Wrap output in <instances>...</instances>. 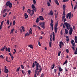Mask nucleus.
Returning a JSON list of instances; mask_svg holds the SVG:
<instances>
[{
	"instance_id": "e2e57ef3",
	"label": "nucleus",
	"mask_w": 77,
	"mask_h": 77,
	"mask_svg": "<svg viewBox=\"0 0 77 77\" xmlns=\"http://www.w3.org/2000/svg\"><path fill=\"white\" fill-rule=\"evenodd\" d=\"M41 44H40V42H38V45H39L40 46H41Z\"/></svg>"
},
{
	"instance_id": "0e129e2a",
	"label": "nucleus",
	"mask_w": 77,
	"mask_h": 77,
	"mask_svg": "<svg viewBox=\"0 0 77 77\" xmlns=\"http://www.w3.org/2000/svg\"><path fill=\"white\" fill-rule=\"evenodd\" d=\"M22 73H23V74H24L25 73V72H24V70H22Z\"/></svg>"
},
{
	"instance_id": "f704fd0d",
	"label": "nucleus",
	"mask_w": 77,
	"mask_h": 77,
	"mask_svg": "<svg viewBox=\"0 0 77 77\" xmlns=\"http://www.w3.org/2000/svg\"><path fill=\"white\" fill-rule=\"evenodd\" d=\"M6 11H7V9H4V10H3V13H5Z\"/></svg>"
},
{
	"instance_id": "c85d7f7f",
	"label": "nucleus",
	"mask_w": 77,
	"mask_h": 77,
	"mask_svg": "<svg viewBox=\"0 0 77 77\" xmlns=\"http://www.w3.org/2000/svg\"><path fill=\"white\" fill-rule=\"evenodd\" d=\"M59 69L60 72L62 71L63 70V69H62L61 67H59Z\"/></svg>"
},
{
	"instance_id": "4468645a",
	"label": "nucleus",
	"mask_w": 77,
	"mask_h": 77,
	"mask_svg": "<svg viewBox=\"0 0 77 77\" xmlns=\"http://www.w3.org/2000/svg\"><path fill=\"white\" fill-rule=\"evenodd\" d=\"M53 14V13L52 10H51L50 13L48 14V15L50 16H52Z\"/></svg>"
},
{
	"instance_id": "0eeeda50",
	"label": "nucleus",
	"mask_w": 77,
	"mask_h": 77,
	"mask_svg": "<svg viewBox=\"0 0 77 77\" xmlns=\"http://www.w3.org/2000/svg\"><path fill=\"white\" fill-rule=\"evenodd\" d=\"M64 45V43L63 42H60V44L59 45V46L60 47V48L61 49L62 48V46L63 45Z\"/></svg>"
},
{
	"instance_id": "412c9836",
	"label": "nucleus",
	"mask_w": 77,
	"mask_h": 77,
	"mask_svg": "<svg viewBox=\"0 0 77 77\" xmlns=\"http://www.w3.org/2000/svg\"><path fill=\"white\" fill-rule=\"evenodd\" d=\"M39 18L38 17L37 18V19H36V22L37 23H39Z\"/></svg>"
},
{
	"instance_id": "4c0bfd02",
	"label": "nucleus",
	"mask_w": 77,
	"mask_h": 77,
	"mask_svg": "<svg viewBox=\"0 0 77 77\" xmlns=\"http://www.w3.org/2000/svg\"><path fill=\"white\" fill-rule=\"evenodd\" d=\"M31 71L30 70H29L28 71V74L30 75L31 73Z\"/></svg>"
},
{
	"instance_id": "a18cd8bd",
	"label": "nucleus",
	"mask_w": 77,
	"mask_h": 77,
	"mask_svg": "<svg viewBox=\"0 0 77 77\" xmlns=\"http://www.w3.org/2000/svg\"><path fill=\"white\" fill-rule=\"evenodd\" d=\"M76 8H77V5H75V6L74 7V10H75Z\"/></svg>"
},
{
	"instance_id": "7ed1b4c3",
	"label": "nucleus",
	"mask_w": 77,
	"mask_h": 77,
	"mask_svg": "<svg viewBox=\"0 0 77 77\" xmlns=\"http://www.w3.org/2000/svg\"><path fill=\"white\" fill-rule=\"evenodd\" d=\"M5 48V50L6 51H8L9 52H10L11 49L10 48H9L8 49L7 48H6V46H5L4 48H2L1 49V51H4V49Z\"/></svg>"
},
{
	"instance_id": "4d7b16f0",
	"label": "nucleus",
	"mask_w": 77,
	"mask_h": 77,
	"mask_svg": "<svg viewBox=\"0 0 77 77\" xmlns=\"http://www.w3.org/2000/svg\"><path fill=\"white\" fill-rule=\"evenodd\" d=\"M0 57H1V58H2L3 59L4 58V57L2 55H1V56H0Z\"/></svg>"
},
{
	"instance_id": "49530a36",
	"label": "nucleus",
	"mask_w": 77,
	"mask_h": 77,
	"mask_svg": "<svg viewBox=\"0 0 77 77\" xmlns=\"http://www.w3.org/2000/svg\"><path fill=\"white\" fill-rule=\"evenodd\" d=\"M69 0H63V2H67L69 1Z\"/></svg>"
},
{
	"instance_id": "a878e982",
	"label": "nucleus",
	"mask_w": 77,
	"mask_h": 77,
	"mask_svg": "<svg viewBox=\"0 0 77 77\" xmlns=\"http://www.w3.org/2000/svg\"><path fill=\"white\" fill-rule=\"evenodd\" d=\"M68 33V31L66 29H65V34H67V33Z\"/></svg>"
},
{
	"instance_id": "6e6552de",
	"label": "nucleus",
	"mask_w": 77,
	"mask_h": 77,
	"mask_svg": "<svg viewBox=\"0 0 77 77\" xmlns=\"http://www.w3.org/2000/svg\"><path fill=\"white\" fill-rule=\"evenodd\" d=\"M29 14L30 15V16L31 17H32L34 14V11L33 10H32L31 12H30Z\"/></svg>"
},
{
	"instance_id": "de8ad7c7",
	"label": "nucleus",
	"mask_w": 77,
	"mask_h": 77,
	"mask_svg": "<svg viewBox=\"0 0 77 77\" xmlns=\"http://www.w3.org/2000/svg\"><path fill=\"white\" fill-rule=\"evenodd\" d=\"M20 69V67H19L17 68V71H19V70Z\"/></svg>"
},
{
	"instance_id": "e433bc0d",
	"label": "nucleus",
	"mask_w": 77,
	"mask_h": 77,
	"mask_svg": "<svg viewBox=\"0 0 77 77\" xmlns=\"http://www.w3.org/2000/svg\"><path fill=\"white\" fill-rule=\"evenodd\" d=\"M50 26L51 27H53L54 26V24L52 23H50Z\"/></svg>"
},
{
	"instance_id": "a19ab883",
	"label": "nucleus",
	"mask_w": 77,
	"mask_h": 77,
	"mask_svg": "<svg viewBox=\"0 0 77 77\" xmlns=\"http://www.w3.org/2000/svg\"><path fill=\"white\" fill-rule=\"evenodd\" d=\"M31 12V11H30V9H28V11H27V12L29 13V14Z\"/></svg>"
},
{
	"instance_id": "bb28decb",
	"label": "nucleus",
	"mask_w": 77,
	"mask_h": 77,
	"mask_svg": "<svg viewBox=\"0 0 77 77\" xmlns=\"http://www.w3.org/2000/svg\"><path fill=\"white\" fill-rule=\"evenodd\" d=\"M32 28H30L29 30V33H30V34H32Z\"/></svg>"
},
{
	"instance_id": "f3484780",
	"label": "nucleus",
	"mask_w": 77,
	"mask_h": 77,
	"mask_svg": "<svg viewBox=\"0 0 77 77\" xmlns=\"http://www.w3.org/2000/svg\"><path fill=\"white\" fill-rule=\"evenodd\" d=\"M24 17H25V19H26L28 17V15H27L26 13L24 14Z\"/></svg>"
},
{
	"instance_id": "f8f14e48",
	"label": "nucleus",
	"mask_w": 77,
	"mask_h": 77,
	"mask_svg": "<svg viewBox=\"0 0 77 77\" xmlns=\"http://www.w3.org/2000/svg\"><path fill=\"white\" fill-rule=\"evenodd\" d=\"M39 18L40 20L43 21L44 20V18L42 16H39Z\"/></svg>"
},
{
	"instance_id": "6ab92c4d",
	"label": "nucleus",
	"mask_w": 77,
	"mask_h": 77,
	"mask_svg": "<svg viewBox=\"0 0 77 77\" xmlns=\"http://www.w3.org/2000/svg\"><path fill=\"white\" fill-rule=\"evenodd\" d=\"M51 66L52 67L51 68V69H53L55 66L54 64L53 63L52 64V66Z\"/></svg>"
},
{
	"instance_id": "4be33fe9",
	"label": "nucleus",
	"mask_w": 77,
	"mask_h": 77,
	"mask_svg": "<svg viewBox=\"0 0 77 77\" xmlns=\"http://www.w3.org/2000/svg\"><path fill=\"white\" fill-rule=\"evenodd\" d=\"M63 9L64 10H66V5H63Z\"/></svg>"
},
{
	"instance_id": "393cba45",
	"label": "nucleus",
	"mask_w": 77,
	"mask_h": 77,
	"mask_svg": "<svg viewBox=\"0 0 77 77\" xmlns=\"http://www.w3.org/2000/svg\"><path fill=\"white\" fill-rule=\"evenodd\" d=\"M45 24L42 25L41 27L43 28V29H45Z\"/></svg>"
},
{
	"instance_id": "603ef678",
	"label": "nucleus",
	"mask_w": 77,
	"mask_h": 77,
	"mask_svg": "<svg viewBox=\"0 0 77 77\" xmlns=\"http://www.w3.org/2000/svg\"><path fill=\"white\" fill-rule=\"evenodd\" d=\"M44 74L43 73H42L41 75V77H44Z\"/></svg>"
},
{
	"instance_id": "79ce46f5",
	"label": "nucleus",
	"mask_w": 77,
	"mask_h": 77,
	"mask_svg": "<svg viewBox=\"0 0 77 77\" xmlns=\"http://www.w3.org/2000/svg\"><path fill=\"white\" fill-rule=\"evenodd\" d=\"M15 20H14L13 22V26L15 25Z\"/></svg>"
},
{
	"instance_id": "f03ea898",
	"label": "nucleus",
	"mask_w": 77,
	"mask_h": 77,
	"mask_svg": "<svg viewBox=\"0 0 77 77\" xmlns=\"http://www.w3.org/2000/svg\"><path fill=\"white\" fill-rule=\"evenodd\" d=\"M65 24L66 26V29L68 30L72 28V27H71V25H70L69 23H68L67 22H65Z\"/></svg>"
},
{
	"instance_id": "c03bdc74",
	"label": "nucleus",
	"mask_w": 77,
	"mask_h": 77,
	"mask_svg": "<svg viewBox=\"0 0 77 77\" xmlns=\"http://www.w3.org/2000/svg\"><path fill=\"white\" fill-rule=\"evenodd\" d=\"M67 63V60H66L65 62H64V63L63 64V65H65Z\"/></svg>"
},
{
	"instance_id": "bf43d9fd",
	"label": "nucleus",
	"mask_w": 77,
	"mask_h": 77,
	"mask_svg": "<svg viewBox=\"0 0 77 77\" xmlns=\"http://www.w3.org/2000/svg\"><path fill=\"white\" fill-rule=\"evenodd\" d=\"M58 26V23H57V22H56L55 24V26Z\"/></svg>"
},
{
	"instance_id": "052dcab7",
	"label": "nucleus",
	"mask_w": 77,
	"mask_h": 77,
	"mask_svg": "<svg viewBox=\"0 0 77 77\" xmlns=\"http://www.w3.org/2000/svg\"><path fill=\"white\" fill-rule=\"evenodd\" d=\"M37 27H38V29L39 30H41V29L40 27V26H38Z\"/></svg>"
},
{
	"instance_id": "774afa93",
	"label": "nucleus",
	"mask_w": 77,
	"mask_h": 77,
	"mask_svg": "<svg viewBox=\"0 0 77 77\" xmlns=\"http://www.w3.org/2000/svg\"><path fill=\"white\" fill-rule=\"evenodd\" d=\"M75 43H77V40H75Z\"/></svg>"
},
{
	"instance_id": "6e6d98bb",
	"label": "nucleus",
	"mask_w": 77,
	"mask_h": 77,
	"mask_svg": "<svg viewBox=\"0 0 77 77\" xmlns=\"http://www.w3.org/2000/svg\"><path fill=\"white\" fill-rule=\"evenodd\" d=\"M66 51L67 53H69V50L68 49H66Z\"/></svg>"
},
{
	"instance_id": "cd10ccee",
	"label": "nucleus",
	"mask_w": 77,
	"mask_h": 77,
	"mask_svg": "<svg viewBox=\"0 0 77 77\" xmlns=\"http://www.w3.org/2000/svg\"><path fill=\"white\" fill-rule=\"evenodd\" d=\"M21 28H22V29L23 30V32H25V27H24L23 26H21Z\"/></svg>"
},
{
	"instance_id": "1a4fd4ad",
	"label": "nucleus",
	"mask_w": 77,
	"mask_h": 77,
	"mask_svg": "<svg viewBox=\"0 0 77 77\" xmlns=\"http://www.w3.org/2000/svg\"><path fill=\"white\" fill-rule=\"evenodd\" d=\"M50 41L49 42V47H51V43H52V42H51L52 40V38H50Z\"/></svg>"
},
{
	"instance_id": "39448f33",
	"label": "nucleus",
	"mask_w": 77,
	"mask_h": 77,
	"mask_svg": "<svg viewBox=\"0 0 77 77\" xmlns=\"http://www.w3.org/2000/svg\"><path fill=\"white\" fill-rule=\"evenodd\" d=\"M71 13L70 12L67 14L66 15V18L67 19L69 17V19H70L71 17Z\"/></svg>"
},
{
	"instance_id": "20e7f679",
	"label": "nucleus",
	"mask_w": 77,
	"mask_h": 77,
	"mask_svg": "<svg viewBox=\"0 0 77 77\" xmlns=\"http://www.w3.org/2000/svg\"><path fill=\"white\" fill-rule=\"evenodd\" d=\"M6 6H9V8H11L12 7V4L10 1H8L6 2Z\"/></svg>"
},
{
	"instance_id": "dca6fc26",
	"label": "nucleus",
	"mask_w": 77,
	"mask_h": 77,
	"mask_svg": "<svg viewBox=\"0 0 77 77\" xmlns=\"http://www.w3.org/2000/svg\"><path fill=\"white\" fill-rule=\"evenodd\" d=\"M54 1L55 2V3L57 5H59V3L58 2V0H54Z\"/></svg>"
},
{
	"instance_id": "09e8293b",
	"label": "nucleus",
	"mask_w": 77,
	"mask_h": 77,
	"mask_svg": "<svg viewBox=\"0 0 77 77\" xmlns=\"http://www.w3.org/2000/svg\"><path fill=\"white\" fill-rule=\"evenodd\" d=\"M65 17V16L64 15L63 16V17H62V20H63V19H64Z\"/></svg>"
},
{
	"instance_id": "72a5a7b5",
	"label": "nucleus",
	"mask_w": 77,
	"mask_h": 77,
	"mask_svg": "<svg viewBox=\"0 0 77 77\" xmlns=\"http://www.w3.org/2000/svg\"><path fill=\"white\" fill-rule=\"evenodd\" d=\"M6 24H8V25H9L10 23L9 20H8L6 22Z\"/></svg>"
},
{
	"instance_id": "423d86ee",
	"label": "nucleus",
	"mask_w": 77,
	"mask_h": 77,
	"mask_svg": "<svg viewBox=\"0 0 77 77\" xmlns=\"http://www.w3.org/2000/svg\"><path fill=\"white\" fill-rule=\"evenodd\" d=\"M73 30L72 28L70 29V30L69 31V33L71 35L72 34Z\"/></svg>"
},
{
	"instance_id": "9b49d317",
	"label": "nucleus",
	"mask_w": 77,
	"mask_h": 77,
	"mask_svg": "<svg viewBox=\"0 0 77 77\" xmlns=\"http://www.w3.org/2000/svg\"><path fill=\"white\" fill-rule=\"evenodd\" d=\"M54 30H55V33H56L57 32V31L58 30L57 26H55L54 27Z\"/></svg>"
},
{
	"instance_id": "ddd939ff",
	"label": "nucleus",
	"mask_w": 77,
	"mask_h": 77,
	"mask_svg": "<svg viewBox=\"0 0 77 77\" xmlns=\"http://www.w3.org/2000/svg\"><path fill=\"white\" fill-rule=\"evenodd\" d=\"M66 41L67 42V43H69V36H67L66 37Z\"/></svg>"
},
{
	"instance_id": "a211bd4d",
	"label": "nucleus",
	"mask_w": 77,
	"mask_h": 77,
	"mask_svg": "<svg viewBox=\"0 0 77 77\" xmlns=\"http://www.w3.org/2000/svg\"><path fill=\"white\" fill-rule=\"evenodd\" d=\"M53 41L55 40V33L54 32H53Z\"/></svg>"
},
{
	"instance_id": "ea45409f",
	"label": "nucleus",
	"mask_w": 77,
	"mask_h": 77,
	"mask_svg": "<svg viewBox=\"0 0 77 77\" xmlns=\"http://www.w3.org/2000/svg\"><path fill=\"white\" fill-rule=\"evenodd\" d=\"M21 68L22 69H24V67L23 65H21Z\"/></svg>"
},
{
	"instance_id": "473e14b6",
	"label": "nucleus",
	"mask_w": 77,
	"mask_h": 77,
	"mask_svg": "<svg viewBox=\"0 0 77 77\" xmlns=\"http://www.w3.org/2000/svg\"><path fill=\"white\" fill-rule=\"evenodd\" d=\"M35 64L34 63H32V68H34L35 67Z\"/></svg>"
},
{
	"instance_id": "2eb2a0df",
	"label": "nucleus",
	"mask_w": 77,
	"mask_h": 77,
	"mask_svg": "<svg viewBox=\"0 0 77 77\" xmlns=\"http://www.w3.org/2000/svg\"><path fill=\"white\" fill-rule=\"evenodd\" d=\"M32 7L34 10L35 11V12H36V11L35 10V8L34 5H32Z\"/></svg>"
},
{
	"instance_id": "69168bd1",
	"label": "nucleus",
	"mask_w": 77,
	"mask_h": 77,
	"mask_svg": "<svg viewBox=\"0 0 77 77\" xmlns=\"http://www.w3.org/2000/svg\"><path fill=\"white\" fill-rule=\"evenodd\" d=\"M51 23H53V21L52 20V19H51Z\"/></svg>"
},
{
	"instance_id": "3c124183",
	"label": "nucleus",
	"mask_w": 77,
	"mask_h": 77,
	"mask_svg": "<svg viewBox=\"0 0 77 77\" xmlns=\"http://www.w3.org/2000/svg\"><path fill=\"white\" fill-rule=\"evenodd\" d=\"M8 57H6V61H7V62H9V61L8 60Z\"/></svg>"
},
{
	"instance_id": "5fc2aeb1",
	"label": "nucleus",
	"mask_w": 77,
	"mask_h": 77,
	"mask_svg": "<svg viewBox=\"0 0 77 77\" xmlns=\"http://www.w3.org/2000/svg\"><path fill=\"white\" fill-rule=\"evenodd\" d=\"M75 54H77V51H75L74 52Z\"/></svg>"
},
{
	"instance_id": "7c9ffc66",
	"label": "nucleus",
	"mask_w": 77,
	"mask_h": 77,
	"mask_svg": "<svg viewBox=\"0 0 77 77\" xmlns=\"http://www.w3.org/2000/svg\"><path fill=\"white\" fill-rule=\"evenodd\" d=\"M29 47L31 48H33V46L32 45H29L28 46Z\"/></svg>"
},
{
	"instance_id": "864d4df0",
	"label": "nucleus",
	"mask_w": 77,
	"mask_h": 77,
	"mask_svg": "<svg viewBox=\"0 0 77 77\" xmlns=\"http://www.w3.org/2000/svg\"><path fill=\"white\" fill-rule=\"evenodd\" d=\"M11 58H12V60H13L14 58V57H13V56H11Z\"/></svg>"
},
{
	"instance_id": "2f4dec72",
	"label": "nucleus",
	"mask_w": 77,
	"mask_h": 77,
	"mask_svg": "<svg viewBox=\"0 0 77 77\" xmlns=\"http://www.w3.org/2000/svg\"><path fill=\"white\" fill-rule=\"evenodd\" d=\"M47 4H48V7L50 6H51V4L49 2H48V3H47Z\"/></svg>"
},
{
	"instance_id": "37998d69",
	"label": "nucleus",
	"mask_w": 77,
	"mask_h": 77,
	"mask_svg": "<svg viewBox=\"0 0 77 77\" xmlns=\"http://www.w3.org/2000/svg\"><path fill=\"white\" fill-rule=\"evenodd\" d=\"M65 23H64L63 24V28H65V27H66V25Z\"/></svg>"
},
{
	"instance_id": "f257e3e1",
	"label": "nucleus",
	"mask_w": 77,
	"mask_h": 77,
	"mask_svg": "<svg viewBox=\"0 0 77 77\" xmlns=\"http://www.w3.org/2000/svg\"><path fill=\"white\" fill-rule=\"evenodd\" d=\"M35 63L36 64L35 65L36 68V69H35V74H36L38 70H39L38 67L39 68H41V66H40V64L39 63H37V62L35 61Z\"/></svg>"
},
{
	"instance_id": "58836bf2",
	"label": "nucleus",
	"mask_w": 77,
	"mask_h": 77,
	"mask_svg": "<svg viewBox=\"0 0 77 77\" xmlns=\"http://www.w3.org/2000/svg\"><path fill=\"white\" fill-rule=\"evenodd\" d=\"M4 22V21H2L1 23V26H3V23Z\"/></svg>"
},
{
	"instance_id": "c9c22d12",
	"label": "nucleus",
	"mask_w": 77,
	"mask_h": 77,
	"mask_svg": "<svg viewBox=\"0 0 77 77\" xmlns=\"http://www.w3.org/2000/svg\"><path fill=\"white\" fill-rule=\"evenodd\" d=\"M72 49H73V50H74L75 49L76 47H75L74 46H73L72 47Z\"/></svg>"
},
{
	"instance_id": "c756f323",
	"label": "nucleus",
	"mask_w": 77,
	"mask_h": 77,
	"mask_svg": "<svg viewBox=\"0 0 77 77\" xmlns=\"http://www.w3.org/2000/svg\"><path fill=\"white\" fill-rule=\"evenodd\" d=\"M61 51H60L58 53V56H60V54H61Z\"/></svg>"
},
{
	"instance_id": "13d9d810",
	"label": "nucleus",
	"mask_w": 77,
	"mask_h": 77,
	"mask_svg": "<svg viewBox=\"0 0 77 77\" xmlns=\"http://www.w3.org/2000/svg\"><path fill=\"white\" fill-rule=\"evenodd\" d=\"M3 27V26H1L0 25V30H1L2 29Z\"/></svg>"
},
{
	"instance_id": "5701e85b",
	"label": "nucleus",
	"mask_w": 77,
	"mask_h": 77,
	"mask_svg": "<svg viewBox=\"0 0 77 77\" xmlns=\"http://www.w3.org/2000/svg\"><path fill=\"white\" fill-rule=\"evenodd\" d=\"M14 30V29H12L11 31V32H10V34H11V33H13V32Z\"/></svg>"
},
{
	"instance_id": "b1692460",
	"label": "nucleus",
	"mask_w": 77,
	"mask_h": 77,
	"mask_svg": "<svg viewBox=\"0 0 77 77\" xmlns=\"http://www.w3.org/2000/svg\"><path fill=\"white\" fill-rule=\"evenodd\" d=\"M30 34V33L29 32V33H27L25 34V37L27 36H29Z\"/></svg>"
},
{
	"instance_id": "680f3d73",
	"label": "nucleus",
	"mask_w": 77,
	"mask_h": 77,
	"mask_svg": "<svg viewBox=\"0 0 77 77\" xmlns=\"http://www.w3.org/2000/svg\"><path fill=\"white\" fill-rule=\"evenodd\" d=\"M54 72H55V73L57 72V69H54Z\"/></svg>"
},
{
	"instance_id": "aec40b11",
	"label": "nucleus",
	"mask_w": 77,
	"mask_h": 77,
	"mask_svg": "<svg viewBox=\"0 0 77 77\" xmlns=\"http://www.w3.org/2000/svg\"><path fill=\"white\" fill-rule=\"evenodd\" d=\"M4 71L6 73H8L9 72L8 70V69H5Z\"/></svg>"
},
{
	"instance_id": "338daca9",
	"label": "nucleus",
	"mask_w": 77,
	"mask_h": 77,
	"mask_svg": "<svg viewBox=\"0 0 77 77\" xmlns=\"http://www.w3.org/2000/svg\"><path fill=\"white\" fill-rule=\"evenodd\" d=\"M75 40H77V36H75Z\"/></svg>"
},
{
	"instance_id": "8fccbe9b",
	"label": "nucleus",
	"mask_w": 77,
	"mask_h": 77,
	"mask_svg": "<svg viewBox=\"0 0 77 77\" xmlns=\"http://www.w3.org/2000/svg\"><path fill=\"white\" fill-rule=\"evenodd\" d=\"M33 0V3L34 4H35L36 2L35 0Z\"/></svg>"
},
{
	"instance_id": "9d476101",
	"label": "nucleus",
	"mask_w": 77,
	"mask_h": 77,
	"mask_svg": "<svg viewBox=\"0 0 77 77\" xmlns=\"http://www.w3.org/2000/svg\"><path fill=\"white\" fill-rule=\"evenodd\" d=\"M71 43L72 45V46H73L75 45V42L74 41V40L72 39L71 41Z\"/></svg>"
}]
</instances>
